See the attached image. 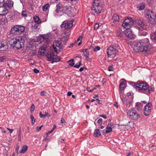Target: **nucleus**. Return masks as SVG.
<instances>
[{"mask_svg": "<svg viewBox=\"0 0 156 156\" xmlns=\"http://www.w3.org/2000/svg\"><path fill=\"white\" fill-rule=\"evenodd\" d=\"M130 45L136 52L145 53L150 49L151 45L149 40H142L131 42Z\"/></svg>", "mask_w": 156, "mask_h": 156, "instance_id": "1", "label": "nucleus"}, {"mask_svg": "<svg viewBox=\"0 0 156 156\" xmlns=\"http://www.w3.org/2000/svg\"><path fill=\"white\" fill-rule=\"evenodd\" d=\"M24 30V27L16 25L11 29L10 31V34L11 36L14 37L13 39H17V38H19L20 35H21Z\"/></svg>", "mask_w": 156, "mask_h": 156, "instance_id": "2", "label": "nucleus"}, {"mask_svg": "<svg viewBox=\"0 0 156 156\" xmlns=\"http://www.w3.org/2000/svg\"><path fill=\"white\" fill-rule=\"evenodd\" d=\"M132 85L136 90H140L142 92L145 93L147 94L150 93V90L148 85L146 83L137 82L136 84L133 83Z\"/></svg>", "mask_w": 156, "mask_h": 156, "instance_id": "3", "label": "nucleus"}, {"mask_svg": "<svg viewBox=\"0 0 156 156\" xmlns=\"http://www.w3.org/2000/svg\"><path fill=\"white\" fill-rule=\"evenodd\" d=\"M13 2L10 0H8L3 5L0 6V15H5L13 6Z\"/></svg>", "mask_w": 156, "mask_h": 156, "instance_id": "4", "label": "nucleus"}, {"mask_svg": "<svg viewBox=\"0 0 156 156\" xmlns=\"http://www.w3.org/2000/svg\"><path fill=\"white\" fill-rule=\"evenodd\" d=\"M103 2L100 0H94L93 2L91 8V10L93 12L97 15H99L101 13L102 9Z\"/></svg>", "mask_w": 156, "mask_h": 156, "instance_id": "5", "label": "nucleus"}, {"mask_svg": "<svg viewBox=\"0 0 156 156\" xmlns=\"http://www.w3.org/2000/svg\"><path fill=\"white\" fill-rule=\"evenodd\" d=\"M11 46L13 48L19 49L23 45L24 40H10Z\"/></svg>", "mask_w": 156, "mask_h": 156, "instance_id": "6", "label": "nucleus"}, {"mask_svg": "<svg viewBox=\"0 0 156 156\" xmlns=\"http://www.w3.org/2000/svg\"><path fill=\"white\" fill-rule=\"evenodd\" d=\"M117 48L113 46H110L107 49V55L110 58H114L117 54Z\"/></svg>", "mask_w": 156, "mask_h": 156, "instance_id": "7", "label": "nucleus"}, {"mask_svg": "<svg viewBox=\"0 0 156 156\" xmlns=\"http://www.w3.org/2000/svg\"><path fill=\"white\" fill-rule=\"evenodd\" d=\"M127 114L129 118L133 120L137 119L140 117L139 113L134 109L129 110Z\"/></svg>", "mask_w": 156, "mask_h": 156, "instance_id": "8", "label": "nucleus"}, {"mask_svg": "<svg viewBox=\"0 0 156 156\" xmlns=\"http://www.w3.org/2000/svg\"><path fill=\"white\" fill-rule=\"evenodd\" d=\"M134 23L133 20L131 18L126 19L123 21L122 25L126 29H128L131 27Z\"/></svg>", "mask_w": 156, "mask_h": 156, "instance_id": "9", "label": "nucleus"}, {"mask_svg": "<svg viewBox=\"0 0 156 156\" xmlns=\"http://www.w3.org/2000/svg\"><path fill=\"white\" fill-rule=\"evenodd\" d=\"M53 46L55 51L57 53H58V51L60 49L62 48L63 47L61 41L58 40H55L54 41Z\"/></svg>", "mask_w": 156, "mask_h": 156, "instance_id": "10", "label": "nucleus"}, {"mask_svg": "<svg viewBox=\"0 0 156 156\" xmlns=\"http://www.w3.org/2000/svg\"><path fill=\"white\" fill-rule=\"evenodd\" d=\"M144 14L146 18L150 20L151 19H155V14L154 12L149 10L146 9L144 11Z\"/></svg>", "mask_w": 156, "mask_h": 156, "instance_id": "11", "label": "nucleus"}, {"mask_svg": "<svg viewBox=\"0 0 156 156\" xmlns=\"http://www.w3.org/2000/svg\"><path fill=\"white\" fill-rule=\"evenodd\" d=\"M73 20L68 21H63L61 25V28H64L65 29L68 30L71 28L73 26Z\"/></svg>", "mask_w": 156, "mask_h": 156, "instance_id": "12", "label": "nucleus"}, {"mask_svg": "<svg viewBox=\"0 0 156 156\" xmlns=\"http://www.w3.org/2000/svg\"><path fill=\"white\" fill-rule=\"evenodd\" d=\"M136 27L139 30H145L146 29V27L142 20L137 19L136 20Z\"/></svg>", "mask_w": 156, "mask_h": 156, "instance_id": "13", "label": "nucleus"}, {"mask_svg": "<svg viewBox=\"0 0 156 156\" xmlns=\"http://www.w3.org/2000/svg\"><path fill=\"white\" fill-rule=\"evenodd\" d=\"M54 35L52 33H48L46 34H41L38 37V39H52L54 38Z\"/></svg>", "mask_w": 156, "mask_h": 156, "instance_id": "14", "label": "nucleus"}, {"mask_svg": "<svg viewBox=\"0 0 156 156\" xmlns=\"http://www.w3.org/2000/svg\"><path fill=\"white\" fill-rule=\"evenodd\" d=\"M152 107V105L150 103H148L146 105L143 110V113L145 115L147 116L151 112Z\"/></svg>", "mask_w": 156, "mask_h": 156, "instance_id": "15", "label": "nucleus"}, {"mask_svg": "<svg viewBox=\"0 0 156 156\" xmlns=\"http://www.w3.org/2000/svg\"><path fill=\"white\" fill-rule=\"evenodd\" d=\"M132 100L133 98H132L131 100H129L127 99L124 102H122L123 103L122 107L124 110H126L130 107L131 105L132 104Z\"/></svg>", "mask_w": 156, "mask_h": 156, "instance_id": "16", "label": "nucleus"}, {"mask_svg": "<svg viewBox=\"0 0 156 156\" xmlns=\"http://www.w3.org/2000/svg\"><path fill=\"white\" fill-rule=\"evenodd\" d=\"M124 32L128 38L132 39V38H135V35L132 33V32L129 29L124 30Z\"/></svg>", "mask_w": 156, "mask_h": 156, "instance_id": "17", "label": "nucleus"}, {"mask_svg": "<svg viewBox=\"0 0 156 156\" xmlns=\"http://www.w3.org/2000/svg\"><path fill=\"white\" fill-rule=\"evenodd\" d=\"M8 48L7 43L2 40H0V49L2 48L0 51H4Z\"/></svg>", "mask_w": 156, "mask_h": 156, "instance_id": "18", "label": "nucleus"}, {"mask_svg": "<svg viewBox=\"0 0 156 156\" xmlns=\"http://www.w3.org/2000/svg\"><path fill=\"white\" fill-rule=\"evenodd\" d=\"M61 9L62 12L66 14L69 15L71 13V8L70 6L63 7H62Z\"/></svg>", "mask_w": 156, "mask_h": 156, "instance_id": "19", "label": "nucleus"}, {"mask_svg": "<svg viewBox=\"0 0 156 156\" xmlns=\"http://www.w3.org/2000/svg\"><path fill=\"white\" fill-rule=\"evenodd\" d=\"M84 55L87 61L90 62L91 59L89 58V52L88 49H85L82 50Z\"/></svg>", "mask_w": 156, "mask_h": 156, "instance_id": "20", "label": "nucleus"}, {"mask_svg": "<svg viewBox=\"0 0 156 156\" xmlns=\"http://www.w3.org/2000/svg\"><path fill=\"white\" fill-rule=\"evenodd\" d=\"M119 19V16L116 14H114L112 18L113 23L115 24L118 23Z\"/></svg>", "mask_w": 156, "mask_h": 156, "instance_id": "21", "label": "nucleus"}, {"mask_svg": "<svg viewBox=\"0 0 156 156\" xmlns=\"http://www.w3.org/2000/svg\"><path fill=\"white\" fill-rule=\"evenodd\" d=\"M55 56L54 53L51 51L48 52L47 55V57L48 61H50L53 59L54 57Z\"/></svg>", "mask_w": 156, "mask_h": 156, "instance_id": "22", "label": "nucleus"}, {"mask_svg": "<svg viewBox=\"0 0 156 156\" xmlns=\"http://www.w3.org/2000/svg\"><path fill=\"white\" fill-rule=\"evenodd\" d=\"M121 80H122L123 81L121 82L120 84L119 85V88L120 90H124L126 87L125 83V80L124 79H122Z\"/></svg>", "mask_w": 156, "mask_h": 156, "instance_id": "23", "label": "nucleus"}, {"mask_svg": "<svg viewBox=\"0 0 156 156\" xmlns=\"http://www.w3.org/2000/svg\"><path fill=\"white\" fill-rule=\"evenodd\" d=\"M113 126V125L112 124H108L106 127V133H109L112 131V127Z\"/></svg>", "mask_w": 156, "mask_h": 156, "instance_id": "24", "label": "nucleus"}, {"mask_svg": "<svg viewBox=\"0 0 156 156\" xmlns=\"http://www.w3.org/2000/svg\"><path fill=\"white\" fill-rule=\"evenodd\" d=\"M101 135V133L99 129H96L95 130L94 134V137H98L100 136Z\"/></svg>", "mask_w": 156, "mask_h": 156, "instance_id": "25", "label": "nucleus"}, {"mask_svg": "<svg viewBox=\"0 0 156 156\" xmlns=\"http://www.w3.org/2000/svg\"><path fill=\"white\" fill-rule=\"evenodd\" d=\"M143 107L142 104L140 102H137L136 103V107L138 111L141 110Z\"/></svg>", "mask_w": 156, "mask_h": 156, "instance_id": "26", "label": "nucleus"}, {"mask_svg": "<svg viewBox=\"0 0 156 156\" xmlns=\"http://www.w3.org/2000/svg\"><path fill=\"white\" fill-rule=\"evenodd\" d=\"M28 147L26 145H24L22 147L21 150L19 151L20 154L25 153Z\"/></svg>", "mask_w": 156, "mask_h": 156, "instance_id": "27", "label": "nucleus"}, {"mask_svg": "<svg viewBox=\"0 0 156 156\" xmlns=\"http://www.w3.org/2000/svg\"><path fill=\"white\" fill-rule=\"evenodd\" d=\"M45 48L44 47H41L39 50V53L42 56H44L45 54Z\"/></svg>", "mask_w": 156, "mask_h": 156, "instance_id": "28", "label": "nucleus"}, {"mask_svg": "<svg viewBox=\"0 0 156 156\" xmlns=\"http://www.w3.org/2000/svg\"><path fill=\"white\" fill-rule=\"evenodd\" d=\"M33 18L34 20V22L35 23H37V24H39L41 23V21L38 16H35Z\"/></svg>", "mask_w": 156, "mask_h": 156, "instance_id": "29", "label": "nucleus"}, {"mask_svg": "<svg viewBox=\"0 0 156 156\" xmlns=\"http://www.w3.org/2000/svg\"><path fill=\"white\" fill-rule=\"evenodd\" d=\"M19 37L20 39H27L28 38V35L27 33L25 34L22 33V34L20 35Z\"/></svg>", "mask_w": 156, "mask_h": 156, "instance_id": "30", "label": "nucleus"}, {"mask_svg": "<svg viewBox=\"0 0 156 156\" xmlns=\"http://www.w3.org/2000/svg\"><path fill=\"white\" fill-rule=\"evenodd\" d=\"M138 7L139 8V10H143L145 7V4L144 3H141L138 4Z\"/></svg>", "mask_w": 156, "mask_h": 156, "instance_id": "31", "label": "nucleus"}, {"mask_svg": "<svg viewBox=\"0 0 156 156\" xmlns=\"http://www.w3.org/2000/svg\"><path fill=\"white\" fill-rule=\"evenodd\" d=\"M70 34L68 33H64L62 34L63 38L64 39H67L69 38Z\"/></svg>", "mask_w": 156, "mask_h": 156, "instance_id": "32", "label": "nucleus"}, {"mask_svg": "<svg viewBox=\"0 0 156 156\" xmlns=\"http://www.w3.org/2000/svg\"><path fill=\"white\" fill-rule=\"evenodd\" d=\"M50 5L49 3H47L43 5L42 7V9L43 11H46L49 7Z\"/></svg>", "mask_w": 156, "mask_h": 156, "instance_id": "33", "label": "nucleus"}, {"mask_svg": "<svg viewBox=\"0 0 156 156\" xmlns=\"http://www.w3.org/2000/svg\"><path fill=\"white\" fill-rule=\"evenodd\" d=\"M120 98L121 99L122 102H124L125 101H126V99L125 98H124L123 95V94H122V91H120Z\"/></svg>", "mask_w": 156, "mask_h": 156, "instance_id": "34", "label": "nucleus"}, {"mask_svg": "<svg viewBox=\"0 0 156 156\" xmlns=\"http://www.w3.org/2000/svg\"><path fill=\"white\" fill-rule=\"evenodd\" d=\"M69 65L73 66L74 64V61L73 59L69 60L67 62Z\"/></svg>", "mask_w": 156, "mask_h": 156, "instance_id": "35", "label": "nucleus"}, {"mask_svg": "<svg viewBox=\"0 0 156 156\" xmlns=\"http://www.w3.org/2000/svg\"><path fill=\"white\" fill-rule=\"evenodd\" d=\"M30 118L31 120V124L32 125H33L35 121V119L34 118V117L33 116V115H31L30 116Z\"/></svg>", "mask_w": 156, "mask_h": 156, "instance_id": "36", "label": "nucleus"}, {"mask_svg": "<svg viewBox=\"0 0 156 156\" xmlns=\"http://www.w3.org/2000/svg\"><path fill=\"white\" fill-rule=\"evenodd\" d=\"M60 59L58 58H53L52 61V63H53L54 62H58L60 61Z\"/></svg>", "mask_w": 156, "mask_h": 156, "instance_id": "37", "label": "nucleus"}, {"mask_svg": "<svg viewBox=\"0 0 156 156\" xmlns=\"http://www.w3.org/2000/svg\"><path fill=\"white\" fill-rule=\"evenodd\" d=\"M81 65V61H80L79 62H77L76 64L74 66V67L77 68H79Z\"/></svg>", "mask_w": 156, "mask_h": 156, "instance_id": "38", "label": "nucleus"}, {"mask_svg": "<svg viewBox=\"0 0 156 156\" xmlns=\"http://www.w3.org/2000/svg\"><path fill=\"white\" fill-rule=\"evenodd\" d=\"M151 39H156V31L153 35H151Z\"/></svg>", "mask_w": 156, "mask_h": 156, "instance_id": "39", "label": "nucleus"}, {"mask_svg": "<svg viewBox=\"0 0 156 156\" xmlns=\"http://www.w3.org/2000/svg\"><path fill=\"white\" fill-rule=\"evenodd\" d=\"M99 27V24L98 23H96L94 25V30H97Z\"/></svg>", "mask_w": 156, "mask_h": 156, "instance_id": "40", "label": "nucleus"}, {"mask_svg": "<svg viewBox=\"0 0 156 156\" xmlns=\"http://www.w3.org/2000/svg\"><path fill=\"white\" fill-rule=\"evenodd\" d=\"M19 148H20L19 146L17 145L16 146V151L17 154H20L19 153Z\"/></svg>", "mask_w": 156, "mask_h": 156, "instance_id": "41", "label": "nucleus"}, {"mask_svg": "<svg viewBox=\"0 0 156 156\" xmlns=\"http://www.w3.org/2000/svg\"><path fill=\"white\" fill-rule=\"evenodd\" d=\"M100 49V48L99 46H97L94 49V51H97L99 50Z\"/></svg>", "mask_w": 156, "mask_h": 156, "instance_id": "42", "label": "nucleus"}, {"mask_svg": "<svg viewBox=\"0 0 156 156\" xmlns=\"http://www.w3.org/2000/svg\"><path fill=\"white\" fill-rule=\"evenodd\" d=\"M6 58L5 56H3L2 57H0V62H2Z\"/></svg>", "mask_w": 156, "mask_h": 156, "instance_id": "43", "label": "nucleus"}, {"mask_svg": "<svg viewBox=\"0 0 156 156\" xmlns=\"http://www.w3.org/2000/svg\"><path fill=\"white\" fill-rule=\"evenodd\" d=\"M22 15L23 16H27V13L25 11H23L22 12Z\"/></svg>", "mask_w": 156, "mask_h": 156, "instance_id": "44", "label": "nucleus"}, {"mask_svg": "<svg viewBox=\"0 0 156 156\" xmlns=\"http://www.w3.org/2000/svg\"><path fill=\"white\" fill-rule=\"evenodd\" d=\"M31 110L30 111L32 112H33L34 110V108H35V106L34 105V104H32L31 107Z\"/></svg>", "mask_w": 156, "mask_h": 156, "instance_id": "45", "label": "nucleus"}, {"mask_svg": "<svg viewBox=\"0 0 156 156\" xmlns=\"http://www.w3.org/2000/svg\"><path fill=\"white\" fill-rule=\"evenodd\" d=\"M46 116H48V117H49L51 116L50 115H49L48 113L47 112H44V114Z\"/></svg>", "mask_w": 156, "mask_h": 156, "instance_id": "46", "label": "nucleus"}, {"mask_svg": "<svg viewBox=\"0 0 156 156\" xmlns=\"http://www.w3.org/2000/svg\"><path fill=\"white\" fill-rule=\"evenodd\" d=\"M147 2L150 5L151 4H152V3L153 2V0H147Z\"/></svg>", "mask_w": 156, "mask_h": 156, "instance_id": "47", "label": "nucleus"}, {"mask_svg": "<svg viewBox=\"0 0 156 156\" xmlns=\"http://www.w3.org/2000/svg\"><path fill=\"white\" fill-rule=\"evenodd\" d=\"M114 106L116 108H118L119 106L118 104V103L117 102H115L114 103Z\"/></svg>", "mask_w": 156, "mask_h": 156, "instance_id": "48", "label": "nucleus"}, {"mask_svg": "<svg viewBox=\"0 0 156 156\" xmlns=\"http://www.w3.org/2000/svg\"><path fill=\"white\" fill-rule=\"evenodd\" d=\"M18 140L19 141L21 140V134L19 133L18 135Z\"/></svg>", "mask_w": 156, "mask_h": 156, "instance_id": "49", "label": "nucleus"}, {"mask_svg": "<svg viewBox=\"0 0 156 156\" xmlns=\"http://www.w3.org/2000/svg\"><path fill=\"white\" fill-rule=\"evenodd\" d=\"M111 46H113L115 48H116L118 47V45L114 43Z\"/></svg>", "mask_w": 156, "mask_h": 156, "instance_id": "50", "label": "nucleus"}, {"mask_svg": "<svg viewBox=\"0 0 156 156\" xmlns=\"http://www.w3.org/2000/svg\"><path fill=\"white\" fill-rule=\"evenodd\" d=\"M54 128H53V129H52L51 130L48 131L47 133L46 134L47 135H48V134H50V133H52L53 131H54Z\"/></svg>", "mask_w": 156, "mask_h": 156, "instance_id": "51", "label": "nucleus"}, {"mask_svg": "<svg viewBox=\"0 0 156 156\" xmlns=\"http://www.w3.org/2000/svg\"><path fill=\"white\" fill-rule=\"evenodd\" d=\"M32 27V28L34 27V28L35 29L37 28V26L35 23H34H34H33Z\"/></svg>", "mask_w": 156, "mask_h": 156, "instance_id": "52", "label": "nucleus"}, {"mask_svg": "<svg viewBox=\"0 0 156 156\" xmlns=\"http://www.w3.org/2000/svg\"><path fill=\"white\" fill-rule=\"evenodd\" d=\"M113 68L112 66H110L108 67V70L109 71H111L112 70Z\"/></svg>", "mask_w": 156, "mask_h": 156, "instance_id": "53", "label": "nucleus"}, {"mask_svg": "<svg viewBox=\"0 0 156 156\" xmlns=\"http://www.w3.org/2000/svg\"><path fill=\"white\" fill-rule=\"evenodd\" d=\"M46 92L44 91H43L41 93V95L42 96L45 95Z\"/></svg>", "mask_w": 156, "mask_h": 156, "instance_id": "54", "label": "nucleus"}, {"mask_svg": "<svg viewBox=\"0 0 156 156\" xmlns=\"http://www.w3.org/2000/svg\"><path fill=\"white\" fill-rule=\"evenodd\" d=\"M34 72L35 73H37L39 72V70L36 69H34Z\"/></svg>", "mask_w": 156, "mask_h": 156, "instance_id": "55", "label": "nucleus"}, {"mask_svg": "<svg viewBox=\"0 0 156 156\" xmlns=\"http://www.w3.org/2000/svg\"><path fill=\"white\" fill-rule=\"evenodd\" d=\"M7 129L9 131V132L10 133H12L13 131V129H10L8 128H7Z\"/></svg>", "mask_w": 156, "mask_h": 156, "instance_id": "56", "label": "nucleus"}, {"mask_svg": "<svg viewBox=\"0 0 156 156\" xmlns=\"http://www.w3.org/2000/svg\"><path fill=\"white\" fill-rule=\"evenodd\" d=\"M43 125H42L40 127H38L37 126L36 128V129H37L38 130H40L41 129V127L43 126Z\"/></svg>", "mask_w": 156, "mask_h": 156, "instance_id": "57", "label": "nucleus"}, {"mask_svg": "<svg viewBox=\"0 0 156 156\" xmlns=\"http://www.w3.org/2000/svg\"><path fill=\"white\" fill-rule=\"evenodd\" d=\"M127 96H131V98H132V97L131 96V95H132V94H131V92H129V93H128L127 94ZM133 99V98H132ZM132 99V98H131V99Z\"/></svg>", "mask_w": 156, "mask_h": 156, "instance_id": "58", "label": "nucleus"}, {"mask_svg": "<svg viewBox=\"0 0 156 156\" xmlns=\"http://www.w3.org/2000/svg\"><path fill=\"white\" fill-rule=\"evenodd\" d=\"M65 140V139H63L62 137H60L59 138V141L62 142L63 141Z\"/></svg>", "mask_w": 156, "mask_h": 156, "instance_id": "59", "label": "nucleus"}, {"mask_svg": "<svg viewBox=\"0 0 156 156\" xmlns=\"http://www.w3.org/2000/svg\"><path fill=\"white\" fill-rule=\"evenodd\" d=\"M98 122L99 123H101L102 122V119H99L98 120Z\"/></svg>", "mask_w": 156, "mask_h": 156, "instance_id": "60", "label": "nucleus"}, {"mask_svg": "<svg viewBox=\"0 0 156 156\" xmlns=\"http://www.w3.org/2000/svg\"><path fill=\"white\" fill-rule=\"evenodd\" d=\"M72 94V93L70 91H68L67 92V95L68 96H70Z\"/></svg>", "mask_w": 156, "mask_h": 156, "instance_id": "61", "label": "nucleus"}, {"mask_svg": "<svg viewBox=\"0 0 156 156\" xmlns=\"http://www.w3.org/2000/svg\"><path fill=\"white\" fill-rule=\"evenodd\" d=\"M60 10V9H56L55 11L56 12V13H58Z\"/></svg>", "mask_w": 156, "mask_h": 156, "instance_id": "62", "label": "nucleus"}, {"mask_svg": "<svg viewBox=\"0 0 156 156\" xmlns=\"http://www.w3.org/2000/svg\"><path fill=\"white\" fill-rule=\"evenodd\" d=\"M100 116L102 117L105 119H106L107 118V116H106V115H101Z\"/></svg>", "mask_w": 156, "mask_h": 156, "instance_id": "63", "label": "nucleus"}, {"mask_svg": "<svg viewBox=\"0 0 156 156\" xmlns=\"http://www.w3.org/2000/svg\"><path fill=\"white\" fill-rule=\"evenodd\" d=\"M50 42L49 40H46V41H45V43L47 44H49Z\"/></svg>", "mask_w": 156, "mask_h": 156, "instance_id": "64", "label": "nucleus"}]
</instances>
